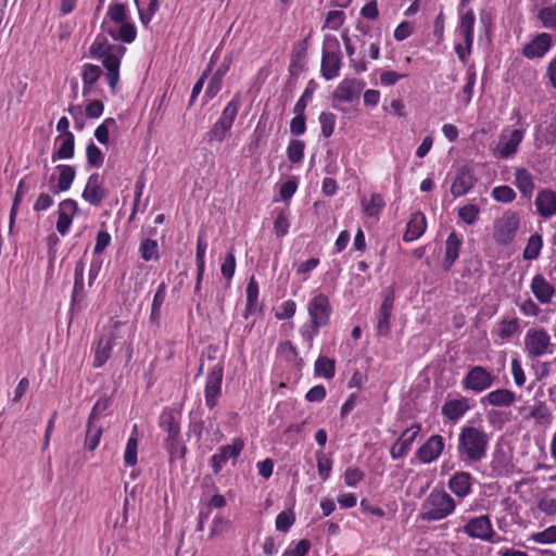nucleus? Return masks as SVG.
Here are the masks:
<instances>
[{"instance_id":"nucleus-53","label":"nucleus","mask_w":556,"mask_h":556,"mask_svg":"<svg viewBox=\"0 0 556 556\" xmlns=\"http://www.w3.org/2000/svg\"><path fill=\"white\" fill-rule=\"evenodd\" d=\"M230 129H231L230 126H228L227 124L217 119L215 122V124L212 126V128L210 129V131L207 132L208 140L222 142L226 138L227 132Z\"/></svg>"},{"instance_id":"nucleus-41","label":"nucleus","mask_w":556,"mask_h":556,"mask_svg":"<svg viewBox=\"0 0 556 556\" xmlns=\"http://www.w3.org/2000/svg\"><path fill=\"white\" fill-rule=\"evenodd\" d=\"M361 203L364 213L368 216L378 215L384 206L383 198L379 193H372L370 201H367L366 198H363Z\"/></svg>"},{"instance_id":"nucleus-46","label":"nucleus","mask_w":556,"mask_h":556,"mask_svg":"<svg viewBox=\"0 0 556 556\" xmlns=\"http://www.w3.org/2000/svg\"><path fill=\"white\" fill-rule=\"evenodd\" d=\"M159 245L156 240L147 238L140 244V254L144 261L157 260L159 258Z\"/></svg>"},{"instance_id":"nucleus-22","label":"nucleus","mask_w":556,"mask_h":556,"mask_svg":"<svg viewBox=\"0 0 556 556\" xmlns=\"http://www.w3.org/2000/svg\"><path fill=\"white\" fill-rule=\"evenodd\" d=\"M463 240L456 232H451L445 241V256L443 260V268L448 270L458 258Z\"/></svg>"},{"instance_id":"nucleus-2","label":"nucleus","mask_w":556,"mask_h":556,"mask_svg":"<svg viewBox=\"0 0 556 556\" xmlns=\"http://www.w3.org/2000/svg\"><path fill=\"white\" fill-rule=\"evenodd\" d=\"M455 508L454 500L441 491H432L422 505L421 519L440 520L448 516Z\"/></svg>"},{"instance_id":"nucleus-63","label":"nucleus","mask_w":556,"mask_h":556,"mask_svg":"<svg viewBox=\"0 0 556 556\" xmlns=\"http://www.w3.org/2000/svg\"><path fill=\"white\" fill-rule=\"evenodd\" d=\"M235 269H236V257L232 252H229V253H227V255L222 264L220 271H222V275L226 279L229 280L233 277Z\"/></svg>"},{"instance_id":"nucleus-54","label":"nucleus","mask_w":556,"mask_h":556,"mask_svg":"<svg viewBox=\"0 0 556 556\" xmlns=\"http://www.w3.org/2000/svg\"><path fill=\"white\" fill-rule=\"evenodd\" d=\"M319 123L321 127V135L328 138L332 135L336 124V115L329 112H323L319 115Z\"/></svg>"},{"instance_id":"nucleus-13","label":"nucleus","mask_w":556,"mask_h":556,"mask_svg":"<svg viewBox=\"0 0 556 556\" xmlns=\"http://www.w3.org/2000/svg\"><path fill=\"white\" fill-rule=\"evenodd\" d=\"M477 182L473 170L469 166L460 167L451 186V193L455 197L465 195Z\"/></svg>"},{"instance_id":"nucleus-43","label":"nucleus","mask_w":556,"mask_h":556,"mask_svg":"<svg viewBox=\"0 0 556 556\" xmlns=\"http://www.w3.org/2000/svg\"><path fill=\"white\" fill-rule=\"evenodd\" d=\"M111 350H112V340L111 339H109L104 342L103 339L101 338L98 341V346L96 350L94 362H93V366L96 368L101 367L105 364V362L110 357Z\"/></svg>"},{"instance_id":"nucleus-5","label":"nucleus","mask_w":556,"mask_h":556,"mask_svg":"<svg viewBox=\"0 0 556 556\" xmlns=\"http://www.w3.org/2000/svg\"><path fill=\"white\" fill-rule=\"evenodd\" d=\"M496 377L483 366H472L463 379V387L475 393H481L493 386Z\"/></svg>"},{"instance_id":"nucleus-29","label":"nucleus","mask_w":556,"mask_h":556,"mask_svg":"<svg viewBox=\"0 0 556 556\" xmlns=\"http://www.w3.org/2000/svg\"><path fill=\"white\" fill-rule=\"evenodd\" d=\"M515 185L525 198H531L534 190L532 175L526 168H518L515 174Z\"/></svg>"},{"instance_id":"nucleus-44","label":"nucleus","mask_w":556,"mask_h":556,"mask_svg":"<svg viewBox=\"0 0 556 556\" xmlns=\"http://www.w3.org/2000/svg\"><path fill=\"white\" fill-rule=\"evenodd\" d=\"M137 427H134V434L128 439L125 453L124 460L127 466H135L137 464V448H138V440L136 438Z\"/></svg>"},{"instance_id":"nucleus-32","label":"nucleus","mask_w":556,"mask_h":556,"mask_svg":"<svg viewBox=\"0 0 556 556\" xmlns=\"http://www.w3.org/2000/svg\"><path fill=\"white\" fill-rule=\"evenodd\" d=\"M108 34L114 40H122L125 43H131L137 36V30L134 24L131 23H121V27L118 30L110 28L108 29Z\"/></svg>"},{"instance_id":"nucleus-6","label":"nucleus","mask_w":556,"mask_h":556,"mask_svg":"<svg viewBox=\"0 0 556 556\" xmlns=\"http://www.w3.org/2000/svg\"><path fill=\"white\" fill-rule=\"evenodd\" d=\"M551 338L543 328L529 329L525 338V348L528 356L532 359L538 358L548 352L551 348Z\"/></svg>"},{"instance_id":"nucleus-37","label":"nucleus","mask_w":556,"mask_h":556,"mask_svg":"<svg viewBox=\"0 0 556 556\" xmlns=\"http://www.w3.org/2000/svg\"><path fill=\"white\" fill-rule=\"evenodd\" d=\"M522 140V131L519 129H515L511 131L510 137L500 147V156L503 159H507L511 156Z\"/></svg>"},{"instance_id":"nucleus-7","label":"nucleus","mask_w":556,"mask_h":556,"mask_svg":"<svg viewBox=\"0 0 556 556\" xmlns=\"http://www.w3.org/2000/svg\"><path fill=\"white\" fill-rule=\"evenodd\" d=\"M224 377V367L216 364L207 374L205 383V404L208 408L216 406L222 394V381Z\"/></svg>"},{"instance_id":"nucleus-61","label":"nucleus","mask_w":556,"mask_h":556,"mask_svg":"<svg viewBox=\"0 0 556 556\" xmlns=\"http://www.w3.org/2000/svg\"><path fill=\"white\" fill-rule=\"evenodd\" d=\"M344 18H345V14L343 11H340V10L329 11L326 16V26L333 30H338L341 27V25L343 24Z\"/></svg>"},{"instance_id":"nucleus-11","label":"nucleus","mask_w":556,"mask_h":556,"mask_svg":"<svg viewBox=\"0 0 556 556\" xmlns=\"http://www.w3.org/2000/svg\"><path fill=\"white\" fill-rule=\"evenodd\" d=\"M395 300L394 289L389 287L383 291V301L379 308L377 330L378 334L387 336L390 332V316Z\"/></svg>"},{"instance_id":"nucleus-35","label":"nucleus","mask_w":556,"mask_h":556,"mask_svg":"<svg viewBox=\"0 0 556 556\" xmlns=\"http://www.w3.org/2000/svg\"><path fill=\"white\" fill-rule=\"evenodd\" d=\"M241 104V94L237 92L231 101L225 106L222 112L220 117L218 118L220 122L227 124L232 127L233 121L238 114L239 108Z\"/></svg>"},{"instance_id":"nucleus-55","label":"nucleus","mask_w":556,"mask_h":556,"mask_svg":"<svg viewBox=\"0 0 556 556\" xmlns=\"http://www.w3.org/2000/svg\"><path fill=\"white\" fill-rule=\"evenodd\" d=\"M102 71L100 66L86 64L81 74L84 85H94L100 78Z\"/></svg>"},{"instance_id":"nucleus-9","label":"nucleus","mask_w":556,"mask_h":556,"mask_svg":"<svg viewBox=\"0 0 556 556\" xmlns=\"http://www.w3.org/2000/svg\"><path fill=\"white\" fill-rule=\"evenodd\" d=\"M464 532L475 539L493 542L494 531L489 516L471 518L465 526Z\"/></svg>"},{"instance_id":"nucleus-28","label":"nucleus","mask_w":556,"mask_h":556,"mask_svg":"<svg viewBox=\"0 0 556 556\" xmlns=\"http://www.w3.org/2000/svg\"><path fill=\"white\" fill-rule=\"evenodd\" d=\"M475 14L470 9L460 17L459 23V31L464 37L465 45L468 48V52H471V47L473 42V25H475Z\"/></svg>"},{"instance_id":"nucleus-42","label":"nucleus","mask_w":556,"mask_h":556,"mask_svg":"<svg viewBox=\"0 0 556 556\" xmlns=\"http://www.w3.org/2000/svg\"><path fill=\"white\" fill-rule=\"evenodd\" d=\"M28 192V187L26 186V182L24 179H21L13 199L12 207L10 211V231L12 230L15 218L17 215L18 205L23 199V197Z\"/></svg>"},{"instance_id":"nucleus-23","label":"nucleus","mask_w":556,"mask_h":556,"mask_svg":"<svg viewBox=\"0 0 556 556\" xmlns=\"http://www.w3.org/2000/svg\"><path fill=\"white\" fill-rule=\"evenodd\" d=\"M448 488L456 496L465 497L471 489V475L465 471L454 473L448 481Z\"/></svg>"},{"instance_id":"nucleus-24","label":"nucleus","mask_w":556,"mask_h":556,"mask_svg":"<svg viewBox=\"0 0 556 556\" xmlns=\"http://www.w3.org/2000/svg\"><path fill=\"white\" fill-rule=\"evenodd\" d=\"M470 408L468 399L460 397L455 400H450L444 403L442 406V414L452 421L460 418L468 409Z\"/></svg>"},{"instance_id":"nucleus-3","label":"nucleus","mask_w":556,"mask_h":556,"mask_svg":"<svg viewBox=\"0 0 556 556\" xmlns=\"http://www.w3.org/2000/svg\"><path fill=\"white\" fill-rule=\"evenodd\" d=\"M340 43L333 36H326L323 42L321 75L330 80L339 75L341 67Z\"/></svg>"},{"instance_id":"nucleus-57","label":"nucleus","mask_w":556,"mask_h":556,"mask_svg":"<svg viewBox=\"0 0 556 556\" xmlns=\"http://www.w3.org/2000/svg\"><path fill=\"white\" fill-rule=\"evenodd\" d=\"M101 434H102L101 427L94 428L93 424L88 422V429H87L85 443L89 451H93L98 446L100 439H101Z\"/></svg>"},{"instance_id":"nucleus-31","label":"nucleus","mask_w":556,"mask_h":556,"mask_svg":"<svg viewBox=\"0 0 556 556\" xmlns=\"http://www.w3.org/2000/svg\"><path fill=\"white\" fill-rule=\"evenodd\" d=\"M258 285L252 276L247 286V306L243 317L248 318L249 315L255 313L258 309Z\"/></svg>"},{"instance_id":"nucleus-49","label":"nucleus","mask_w":556,"mask_h":556,"mask_svg":"<svg viewBox=\"0 0 556 556\" xmlns=\"http://www.w3.org/2000/svg\"><path fill=\"white\" fill-rule=\"evenodd\" d=\"M492 197L495 201L502 202V203H510L516 198V192L514 189L509 186L503 185L495 187L492 190Z\"/></svg>"},{"instance_id":"nucleus-51","label":"nucleus","mask_w":556,"mask_h":556,"mask_svg":"<svg viewBox=\"0 0 556 556\" xmlns=\"http://www.w3.org/2000/svg\"><path fill=\"white\" fill-rule=\"evenodd\" d=\"M87 162L92 167H101L104 162V155L102 151L93 143L90 142L86 149Z\"/></svg>"},{"instance_id":"nucleus-16","label":"nucleus","mask_w":556,"mask_h":556,"mask_svg":"<svg viewBox=\"0 0 556 556\" xmlns=\"http://www.w3.org/2000/svg\"><path fill=\"white\" fill-rule=\"evenodd\" d=\"M535 206L543 218L556 215V192L549 189L541 190L535 198Z\"/></svg>"},{"instance_id":"nucleus-1","label":"nucleus","mask_w":556,"mask_h":556,"mask_svg":"<svg viewBox=\"0 0 556 556\" xmlns=\"http://www.w3.org/2000/svg\"><path fill=\"white\" fill-rule=\"evenodd\" d=\"M489 437L483 431L472 426L462 429L458 437L457 451L469 462H480L486 455Z\"/></svg>"},{"instance_id":"nucleus-60","label":"nucleus","mask_w":556,"mask_h":556,"mask_svg":"<svg viewBox=\"0 0 556 556\" xmlns=\"http://www.w3.org/2000/svg\"><path fill=\"white\" fill-rule=\"evenodd\" d=\"M519 329V320L517 318H513L510 320L503 319L501 321V328H500V337L502 339H508L514 333H516Z\"/></svg>"},{"instance_id":"nucleus-40","label":"nucleus","mask_w":556,"mask_h":556,"mask_svg":"<svg viewBox=\"0 0 556 556\" xmlns=\"http://www.w3.org/2000/svg\"><path fill=\"white\" fill-rule=\"evenodd\" d=\"M165 296H166V283L161 282L160 286L157 287V290L153 298L151 315H150L151 321L156 323L160 319L161 307L164 303Z\"/></svg>"},{"instance_id":"nucleus-10","label":"nucleus","mask_w":556,"mask_h":556,"mask_svg":"<svg viewBox=\"0 0 556 556\" xmlns=\"http://www.w3.org/2000/svg\"><path fill=\"white\" fill-rule=\"evenodd\" d=\"M421 427L419 424H415L403 431L401 437L390 448V455L392 459H400L407 455L414 441L418 437Z\"/></svg>"},{"instance_id":"nucleus-33","label":"nucleus","mask_w":556,"mask_h":556,"mask_svg":"<svg viewBox=\"0 0 556 556\" xmlns=\"http://www.w3.org/2000/svg\"><path fill=\"white\" fill-rule=\"evenodd\" d=\"M108 190L100 186H86L81 198L93 206H99L108 197Z\"/></svg>"},{"instance_id":"nucleus-27","label":"nucleus","mask_w":556,"mask_h":556,"mask_svg":"<svg viewBox=\"0 0 556 556\" xmlns=\"http://www.w3.org/2000/svg\"><path fill=\"white\" fill-rule=\"evenodd\" d=\"M84 270L85 263L79 260L77 261L74 269V288L72 294V303H79L86 295L84 285Z\"/></svg>"},{"instance_id":"nucleus-50","label":"nucleus","mask_w":556,"mask_h":556,"mask_svg":"<svg viewBox=\"0 0 556 556\" xmlns=\"http://www.w3.org/2000/svg\"><path fill=\"white\" fill-rule=\"evenodd\" d=\"M480 208L476 204H466L458 210L459 218L467 225H473L479 216Z\"/></svg>"},{"instance_id":"nucleus-18","label":"nucleus","mask_w":556,"mask_h":556,"mask_svg":"<svg viewBox=\"0 0 556 556\" xmlns=\"http://www.w3.org/2000/svg\"><path fill=\"white\" fill-rule=\"evenodd\" d=\"M531 291L542 304L551 302L555 288L542 275H535L531 281Z\"/></svg>"},{"instance_id":"nucleus-48","label":"nucleus","mask_w":556,"mask_h":556,"mask_svg":"<svg viewBox=\"0 0 556 556\" xmlns=\"http://www.w3.org/2000/svg\"><path fill=\"white\" fill-rule=\"evenodd\" d=\"M318 475L323 481H326L331 471L332 462L328 458L323 451L316 452Z\"/></svg>"},{"instance_id":"nucleus-26","label":"nucleus","mask_w":556,"mask_h":556,"mask_svg":"<svg viewBox=\"0 0 556 556\" xmlns=\"http://www.w3.org/2000/svg\"><path fill=\"white\" fill-rule=\"evenodd\" d=\"M231 61H232L231 56H226L225 58V60L222 63V65L217 68L215 74L212 76V78H211V80L208 83V86L206 88L205 96H207L210 98H213V97H215L218 93V91L222 88L223 77L228 72V70L230 67V64H231Z\"/></svg>"},{"instance_id":"nucleus-14","label":"nucleus","mask_w":556,"mask_h":556,"mask_svg":"<svg viewBox=\"0 0 556 556\" xmlns=\"http://www.w3.org/2000/svg\"><path fill=\"white\" fill-rule=\"evenodd\" d=\"M552 47V36L547 33L536 35L522 48V55L527 59L542 58Z\"/></svg>"},{"instance_id":"nucleus-25","label":"nucleus","mask_w":556,"mask_h":556,"mask_svg":"<svg viewBox=\"0 0 556 556\" xmlns=\"http://www.w3.org/2000/svg\"><path fill=\"white\" fill-rule=\"evenodd\" d=\"M115 50H117L119 54H123L126 49L123 46L115 47L109 43L105 37L98 36L90 46L89 53L92 58L102 59L105 55L112 54Z\"/></svg>"},{"instance_id":"nucleus-8","label":"nucleus","mask_w":556,"mask_h":556,"mask_svg":"<svg viewBox=\"0 0 556 556\" xmlns=\"http://www.w3.org/2000/svg\"><path fill=\"white\" fill-rule=\"evenodd\" d=\"M308 313L312 324L315 327H324L329 324L331 306L328 296L318 294L314 296L308 304Z\"/></svg>"},{"instance_id":"nucleus-12","label":"nucleus","mask_w":556,"mask_h":556,"mask_svg":"<svg viewBox=\"0 0 556 556\" xmlns=\"http://www.w3.org/2000/svg\"><path fill=\"white\" fill-rule=\"evenodd\" d=\"M444 450V439L439 434L431 435L416 452V456L422 464L435 460Z\"/></svg>"},{"instance_id":"nucleus-17","label":"nucleus","mask_w":556,"mask_h":556,"mask_svg":"<svg viewBox=\"0 0 556 556\" xmlns=\"http://www.w3.org/2000/svg\"><path fill=\"white\" fill-rule=\"evenodd\" d=\"M364 85L356 79H343L333 92V98L342 102H352L358 98Z\"/></svg>"},{"instance_id":"nucleus-15","label":"nucleus","mask_w":556,"mask_h":556,"mask_svg":"<svg viewBox=\"0 0 556 556\" xmlns=\"http://www.w3.org/2000/svg\"><path fill=\"white\" fill-rule=\"evenodd\" d=\"M243 446V442L239 439L230 445L222 446L219 453L214 454L211 458L213 471L218 473L228 458L237 459Z\"/></svg>"},{"instance_id":"nucleus-64","label":"nucleus","mask_w":556,"mask_h":556,"mask_svg":"<svg viewBox=\"0 0 556 556\" xmlns=\"http://www.w3.org/2000/svg\"><path fill=\"white\" fill-rule=\"evenodd\" d=\"M311 542L307 539L300 540L295 547L292 549H287L282 556H305L311 549Z\"/></svg>"},{"instance_id":"nucleus-30","label":"nucleus","mask_w":556,"mask_h":556,"mask_svg":"<svg viewBox=\"0 0 556 556\" xmlns=\"http://www.w3.org/2000/svg\"><path fill=\"white\" fill-rule=\"evenodd\" d=\"M75 138L73 132L66 131L62 139L60 148L52 154V162L56 160H66L74 156Z\"/></svg>"},{"instance_id":"nucleus-45","label":"nucleus","mask_w":556,"mask_h":556,"mask_svg":"<svg viewBox=\"0 0 556 556\" xmlns=\"http://www.w3.org/2000/svg\"><path fill=\"white\" fill-rule=\"evenodd\" d=\"M304 141L298 139L291 140L287 149L289 161L293 164L300 163L304 156Z\"/></svg>"},{"instance_id":"nucleus-4","label":"nucleus","mask_w":556,"mask_h":556,"mask_svg":"<svg viewBox=\"0 0 556 556\" xmlns=\"http://www.w3.org/2000/svg\"><path fill=\"white\" fill-rule=\"evenodd\" d=\"M520 226V217L514 211H506L501 217L495 219L493 227V239L496 244L506 247L510 244Z\"/></svg>"},{"instance_id":"nucleus-52","label":"nucleus","mask_w":556,"mask_h":556,"mask_svg":"<svg viewBox=\"0 0 556 556\" xmlns=\"http://www.w3.org/2000/svg\"><path fill=\"white\" fill-rule=\"evenodd\" d=\"M540 544H553L556 543V526H551L547 529L531 534L530 539Z\"/></svg>"},{"instance_id":"nucleus-58","label":"nucleus","mask_w":556,"mask_h":556,"mask_svg":"<svg viewBox=\"0 0 556 556\" xmlns=\"http://www.w3.org/2000/svg\"><path fill=\"white\" fill-rule=\"evenodd\" d=\"M294 521L295 517L292 511H281L276 518V529L278 531L287 532Z\"/></svg>"},{"instance_id":"nucleus-20","label":"nucleus","mask_w":556,"mask_h":556,"mask_svg":"<svg viewBox=\"0 0 556 556\" xmlns=\"http://www.w3.org/2000/svg\"><path fill=\"white\" fill-rule=\"evenodd\" d=\"M426 226L427 222L425 215L421 212L414 213L407 223L403 239L409 242L420 238L426 230Z\"/></svg>"},{"instance_id":"nucleus-39","label":"nucleus","mask_w":556,"mask_h":556,"mask_svg":"<svg viewBox=\"0 0 556 556\" xmlns=\"http://www.w3.org/2000/svg\"><path fill=\"white\" fill-rule=\"evenodd\" d=\"M542 245H543L542 236L539 233L532 235L528 239L527 247L525 248V250L522 252L523 260H527V261L536 260L540 255Z\"/></svg>"},{"instance_id":"nucleus-59","label":"nucleus","mask_w":556,"mask_h":556,"mask_svg":"<svg viewBox=\"0 0 556 556\" xmlns=\"http://www.w3.org/2000/svg\"><path fill=\"white\" fill-rule=\"evenodd\" d=\"M108 15L116 24L126 22V4L125 3L111 4L108 10Z\"/></svg>"},{"instance_id":"nucleus-34","label":"nucleus","mask_w":556,"mask_h":556,"mask_svg":"<svg viewBox=\"0 0 556 556\" xmlns=\"http://www.w3.org/2000/svg\"><path fill=\"white\" fill-rule=\"evenodd\" d=\"M314 372L316 376H320L326 379L333 378L336 374L334 359L327 356H319L315 362Z\"/></svg>"},{"instance_id":"nucleus-19","label":"nucleus","mask_w":556,"mask_h":556,"mask_svg":"<svg viewBox=\"0 0 556 556\" xmlns=\"http://www.w3.org/2000/svg\"><path fill=\"white\" fill-rule=\"evenodd\" d=\"M56 170L59 172L58 184L50 187V191L53 194L67 191L71 188L76 175L75 167L71 165H58Z\"/></svg>"},{"instance_id":"nucleus-47","label":"nucleus","mask_w":556,"mask_h":556,"mask_svg":"<svg viewBox=\"0 0 556 556\" xmlns=\"http://www.w3.org/2000/svg\"><path fill=\"white\" fill-rule=\"evenodd\" d=\"M538 17L544 27L556 29V4L541 9L538 13Z\"/></svg>"},{"instance_id":"nucleus-36","label":"nucleus","mask_w":556,"mask_h":556,"mask_svg":"<svg viewBox=\"0 0 556 556\" xmlns=\"http://www.w3.org/2000/svg\"><path fill=\"white\" fill-rule=\"evenodd\" d=\"M165 448L169 454V462L184 459L187 447L180 442L179 437H167L165 440Z\"/></svg>"},{"instance_id":"nucleus-56","label":"nucleus","mask_w":556,"mask_h":556,"mask_svg":"<svg viewBox=\"0 0 556 556\" xmlns=\"http://www.w3.org/2000/svg\"><path fill=\"white\" fill-rule=\"evenodd\" d=\"M111 400L106 396L100 397L92 407L88 422L94 424L103 413L110 407Z\"/></svg>"},{"instance_id":"nucleus-62","label":"nucleus","mask_w":556,"mask_h":556,"mask_svg":"<svg viewBox=\"0 0 556 556\" xmlns=\"http://www.w3.org/2000/svg\"><path fill=\"white\" fill-rule=\"evenodd\" d=\"M289 220L283 211H280L274 222V232L278 238L287 235L289 229Z\"/></svg>"},{"instance_id":"nucleus-38","label":"nucleus","mask_w":556,"mask_h":556,"mask_svg":"<svg viewBox=\"0 0 556 556\" xmlns=\"http://www.w3.org/2000/svg\"><path fill=\"white\" fill-rule=\"evenodd\" d=\"M160 427L167 432V437H179L180 427L174 414L169 410H164L160 415Z\"/></svg>"},{"instance_id":"nucleus-21","label":"nucleus","mask_w":556,"mask_h":556,"mask_svg":"<svg viewBox=\"0 0 556 556\" xmlns=\"http://www.w3.org/2000/svg\"><path fill=\"white\" fill-rule=\"evenodd\" d=\"M516 397L515 393L507 389H497L481 399L482 404H490L498 407H509L514 404Z\"/></svg>"}]
</instances>
